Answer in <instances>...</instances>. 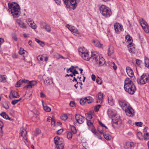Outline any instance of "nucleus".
<instances>
[{"label":"nucleus","mask_w":149,"mask_h":149,"mask_svg":"<svg viewBox=\"0 0 149 149\" xmlns=\"http://www.w3.org/2000/svg\"><path fill=\"white\" fill-rule=\"evenodd\" d=\"M78 51L79 55L84 60L89 61L90 59H93V62L99 64L100 66L103 65L105 63L104 58L102 56H98L96 53H92L91 56H89L88 52L84 47L79 48Z\"/></svg>","instance_id":"obj_1"},{"label":"nucleus","mask_w":149,"mask_h":149,"mask_svg":"<svg viewBox=\"0 0 149 149\" xmlns=\"http://www.w3.org/2000/svg\"><path fill=\"white\" fill-rule=\"evenodd\" d=\"M125 90L130 94H133L135 92L136 88L132 81L129 78H126L125 81Z\"/></svg>","instance_id":"obj_2"},{"label":"nucleus","mask_w":149,"mask_h":149,"mask_svg":"<svg viewBox=\"0 0 149 149\" xmlns=\"http://www.w3.org/2000/svg\"><path fill=\"white\" fill-rule=\"evenodd\" d=\"M9 12L14 17H17L20 14V8L19 5L15 2L8 3Z\"/></svg>","instance_id":"obj_3"},{"label":"nucleus","mask_w":149,"mask_h":149,"mask_svg":"<svg viewBox=\"0 0 149 149\" xmlns=\"http://www.w3.org/2000/svg\"><path fill=\"white\" fill-rule=\"evenodd\" d=\"M100 10L102 15L106 17H109L112 14L110 8L104 5H102L100 7Z\"/></svg>","instance_id":"obj_4"},{"label":"nucleus","mask_w":149,"mask_h":149,"mask_svg":"<svg viewBox=\"0 0 149 149\" xmlns=\"http://www.w3.org/2000/svg\"><path fill=\"white\" fill-rule=\"evenodd\" d=\"M67 8H71V6H72V8L75 9L77 6L76 1H79L80 0H63Z\"/></svg>","instance_id":"obj_5"},{"label":"nucleus","mask_w":149,"mask_h":149,"mask_svg":"<svg viewBox=\"0 0 149 149\" xmlns=\"http://www.w3.org/2000/svg\"><path fill=\"white\" fill-rule=\"evenodd\" d=\"M148 78L146 74H143L140 78H138L137 81L139 84H144L148 82Z\"/></svg>","instance_id":"obj_6"},{"label":"nucleus","mask_w":149,"mask_h":149,"mask_svg":"<svg viewBox=\"0 0 149 149\" xmlns=\"http://www.w3.org/2000/svg\"><path fill=\"white\" fill-rule=\"evenodd\" d=\"M112 123L113 126H116L120 125L121 123V121L120 116L118 115L113 116L112 117Z\"/></svg>","instance_id":"obj_7"},{"label":"nucleus","mask_w":149,"mask_h":149,"mask_svg":"<svg viewBox=\"0 0 149 149\" xmlns=\"http://www.w3.org/2000/svg\"><path fill=\"white\" fill-rule=\"evenodd\" d=\"M62 139L58 137H55L54 138V143L56 145H60V148H59L58 146L57 147V149H63L64 146L63 144L62 141Z\"/></svg>","instance_id":"obj_8"},{"label":"nucleus","mask_w":149,"mask_h":149,"mask_svg":"<svg viewBox=\"0 0 149 149\" xmlns=\"http://www.w3.org/2000/svg\"><path fill=\"white\" fill-rule=\"evenodd\" d=\"M20 136L23 137V140L25 143L28 142L27 136V132L26 130L23 128L20 129Z\"/></svg>","instance_id":"obj_9"},{"label":"nucleus","mask_w":149,"mask_h":149,"mask_svg":"<svg viewBox=\"0 0 149 149\" xmlns=\"http://www.w3.org/2000/svg\"><path fill=\"white\" fill-rule=\"evenodd\" d=\"M127 116L130 117H133L134 115V111L132 107L129 106L124 110Z\"/></svg>","instance_id":"obj_10"},{"label":"nucleus","mask_w":149,"mask_h":149,"mask_svg":"<svg viewBox=\"0 0 149 149\" xmlns=\"http://www.w3.org/2000/svg\"><path fill=\"white\" fill-rule=\"evenodd\" d=\"M77 122L79 124H82L84 122V118L79 114H76L75 115Z\"/></svg>","instance_id":"obj_11"},{"label":"nucleus","mask_w":149,"mask_h":149,"mask_svg":"<svg viewBox=\"0 0 149 149\" xmlns=\"http://www.w3.org/2000/svg\"><path fill=\"white\" fill-rule=\"evenodd\" d=\"M66 27H67L70 31L75 34H80L79 32L74 26L70 25L69 24L66 25Z\"/></svg>","instance_id":"obj_12"},{"label":"nucleus","mask_w":149,"mask_h":149,"mask_svg":"<svg viewBox=\"0 0 149 149\" xmlns=\"http://www.w3.org/2000/svg\"><path fill=\"white\" fill-rule=\"evenodd\" d=\"M114 27L115 31L117 33L120 32L123 29L122 26L118 23H116L114 24Z\"/></svg>","instance_id":"obj_13"},{"label":"nucleus","mask_w":149,"mask_h":149,"mask_svg":"<svg viewBox=\"0 0 149 149\" xmlns=\"http://www.w3.org/2000/svg\"><path fill=\"white\" fill-rule=\"evenodd\" d=\"M119 104L124 111L129 106L128 105L127 102L124 101L120 100L119 101Z\"/></svg>","instance_id":"obj_14"},{"label":"nucleus","mask_w":149,"mask_h":149,"mask_svg":"<svg viewBox=\"0 0 149 149\" xmlns=\"http://www.w3.org/2000/svg\"><path fill=\"white\" fill-rule=\"evenodd\" d=\"M27 23L33 29H35L37 27V26L31 19H29L27 20Z\"/></svg>","instance_id":"obj_15"},{"label":"nucleus","mask_w":149,"mask_h":149,"mask_svg":"<svg viewBox=\"0 0 149 149\" xmlns=\"http://www.w3.org/2000/svg\"><path fill=\"white\" fill-rule=\"evenodd\" d=\"M135 146V144L133 142H128L126 143L124 145V148L125 149L130 148L133 149Z\"/></svg>","instance_id":"obj_16"},{"label":"nucleus","mask_w":149,"mask_h":149,"mask_svg":"<svg viewBox=\"0 0 149 149\" xmlns=\"http://www.w3.org/2000/svg\"><path fill=\"white\" fill-rule=\"evenodd\" d=\"M11 96L13 98H17L19 97V95L18 94V93L13 91H11L9 97L10 98Z\"/></svg>","instance_id":"obj_17"},{"label":"nucleus","mask_w":149,"mask_h":149,"mask_svg":"<svg viewBox=\"0 0 149 149\" xmlns=\"http://www.w3.org/2000/svg\"><path fill=\"white\" fill-rule=\"evenodd\" d=\"M126 72L128 75L130 77H132L134 75V72L132 69L129 67H127L126 68Z\"/></svg>","instance_id":"obj_18"},{"label":"nucleus","mask_w":149,"mask_h":149,"mask_svg":"<svg viewBox=\"0 0 149 149\" xmlns=\"http://www.w3.org/2000/svg\"><path fill=\"white\" fill-rule=\"evenodd\" d=\"M29 84L26 86L27 88H32L33 86L37 84V81H29Z\"/></svg>","instance_id":"obj_19"},{"label":"nucleus","mask_w":149,"mask_h":149,"mask_svg":"<svg viewBox=\"0 0 149 149\" xmlns=\"http://www.w3.org/2000/svg\"><path fill=\"white\" fill-rule=\"evenodd\" d=\"M134 45L131 42L128 45L129 50L130 52H133L135 51V48Z\"/></svg>","instance_id":"obj_20"},{"label":"nucleus","mask_w":149,"mask_h":149,"mask_svg":"<svg viewBox=\"0 0 149 149\" xmlns=\"http://www.w3.org/2000/svg\"><path fill=\"white\" fill-rule=\"evenodd\" d=\"M98 97L97 99V102L101 103L102 102L103 94L101 93H99L98 94Z\"/></svg>","instance_id":"obj_21"},{"label":"nucleus","mask_w":149,"mask_h":149,"mask_svg":"<svg viewBox=\"0 0 149 149\" xmlns=\"http://www.w3.org/2000/svg\"><path fill=\"white\" fill-rule=\"evenodd\" d=\"M94 45L96 47L99 48H101L102 45V44L101 43L100 41L97 40H94L93 41Z\"/></svg>","instance_id":"obj_22"},{"label":"nucleus","mask_w":149,"mask_h":149,"mask_svg":"<svg viewBox=\"0 0 149 149\" xmlns=\"http://www.w3.org/2000/svg\"><path fill=\"white\" fill-rule=\"evenodd\" d=\"M44 26H41V28L42 29H45V30L48 32H50L51 31V29L50 26L48 24H47L46 23H44Z\"/></svg>","instance_id":"obj_23"},{"label":"nucleus","mask_w":149,"mask_h":149,"mask_svg":"<svg viewBox=\"0 0 149 149\" xmlns=\"http://www.w3.org/2000/svg\"><path fill=\"white\" fill-rule=\"evenodd\" d=\"M17 22L21 27L23 29H26L27 28L25 24L21 20H17Z\"/></svg>","instance_id":"obj_24"},{"label":"nucleus","mask_w":149,"mask_h":149,"mask_svg":"<svg viewBox=\"0 0 149 149\" xmlns=\"http://www.w3.org/2000/svg\"><path fill=\"white\" fill-rule=\"evenodd\" d=\"M113 47L112 46H109L108 50V54L109 56H111L113 52Z\"/></svg>","instance_id":"obj_25"},{"label":"nucleus","mask_w":149,"mask_h":149,"mask_svg":"<svg viewBox=\"0 0 149 149\" xmlns=\"http://www.w3.org/2000/svg\"><path fill=\"white\" fill-rule=\"evenodd\" d=\"M93 120L92 119L91 120H87V124L91 128H94V126L93 125Z\"/></svg>","instance_id":"obj_26"},{"label":"nucleus","mask_w":149,"mask_h":149,"mask_svg":"<svg viewBox=\"0 0 149 149\" xmlns=\"http://www.w3.org/2000/svg\"><path fill=\"white\" fill-rule=\"evenodd\" d=\"M108 102L109 104L111 106L113 105L114 104V101L111 96H109L108 97Z\"/></svg>","instance_id":"obj_27"},{"label":"nucleus","mask_w":149,"mask_h":149,"mask_svg":"<svg viewBox=\"0 0 149 149\" xmlns=\"http://www.w3.org/2000/svg\"><path fill=\"white\" fill-rule=\"evenodd\" d=\"M139 22L140 24L142 27H144V26H146V25L148 24L147 22L143 18L140 19Z\"/></svg>","instance_id":"obj_28"},{"label":"nucleus","mask_w":149,"mask_h":149,"mask_svg":"<svg viewBox=\"0 0 149 149\" xmlns=\"http://www.w3.org/2000/svg\"><path fill=\"white\" fill-rule=\"evenodd\" d=\"M145 66L149 69V59L147 57H145Z\"/></svg>","instance_id":"obj_29"},{"label":"nucleus","mask_w":149,"mask_h":149,"mask_svg":"<svg viewBox=\"0 0 149 149\" xmlns=\"http://www.w3.org/2000/svg\"><path fill=\"white\" fill-rule=\"evenodd\" d=\"M103 135L104 138L107 140H109L111 138V136L108 134H106L104 133Z\"/></svg>","instance_id":"obj_30"},{"label":"nucleus","mask_w":149,"mask_h":149,"mask_svg":"<svg viewBox=\"0 0 149 149\" xmlns=\"http://www.w3.org/2000/svg\"><path fill=\"white\" fill-rule=\"evenodd\" d=\"M86 103L89 104L92 103V98L91 97L88 96L85 98Z\"/></svg>","instance_id":"obj_31"},{"label":"nucleus","mask_w":149,"mask_h":149,"mask_svg":"<svg viewBox=\"0 0 149 149\" xmlns=\"http://www.w3.org/2000/svg\"><path fill=\"white\" fill-rule=\"evenodd\" d=\"M6 77L5 75H0V82L6 81Z\"/></svg>","instance_id":"obj_32"},{"label":"nucleus","mask_w":149,"mask_h":149,"mask_svg":"<svg viewBox=\"0 0 149 149\" xmlns=\"http://www.w3.org/2000/svg\"><path fill=\"white\" fill-rule=\"evenodd\" d=\"M35 41L38 42L41 46L43 47L45 45V44L44 42L40 40H39L36 38L35 39Z\"/></svg>","instance_id":"obj_33"},{"label":"nucleus","mask_w":149,"mask_h":149,"mask_svg":"<svg viewBox=\"0 0 149 149\" xmlns=\"http://www.w3.org/2000/svg\"><path fill=\"white\" fill-rule=\"evenodd\" d=\"M0 115L6 119H7L9 118L8 116L6 113L5 112H3L0 114Z\"/></svg>","instance_id":"obj_34"},{"label":"nucleus","mask_w":149,"mask_h":149,"mask_svg":"<svg viewBox=\"0 0 149 149\" xmlns=\"http://www.w3.org/2000/svg\"><path fill=\"white\" fill-rule=\"evenodd\" d=\"M142 27L146 33H148L149 32V26L148 24L146 25L144 27Z\"/></svg>","instance_id":"obj_35"},{"label":"nucleus","mask_w":149,"mask_h":149,"mask_svg":"<svg viewBox=\"0 0 149 149\" xmlns=\"http://www.w3.org/2000/svg\"><path fill=\"white\" fill-rule=\"evenodd\" d=\"M71 130L72 133L74 134H76L77 132V130L76 127L74 126H71Z\"/></svg>","instance_id":"obj_36"},{"label":"nucleus","mask_w":149,"mask_h":149,"mask_svg":"<svg viewBox=\"0 0 149 149\" xmlns=\"http://www.w3.org/2000/svg\"><path fill=\"white\" fill-rule=\"evenodd\" d=\"M43 109L45 110L47 112H49L51 111V108L47 106H44L43 104Z\"/></svg>","instance_id":"obj_37"},{"label":"nucleus","mask_w":149,"mask_h":149,"mask_svg":"<svg viewBox=\"0 0 149 149\" xmlns=\"http://www.w3.org/2000/svg\"><path fill=\"white\" fill-rule=\"evenodd\" d=\"M52 82V80L48 79H46L44 81L45 84L46 85H49Z\"/></svg>","instance_id":"obj_38"},{"label":"nucleus","mask_w":149,"mask_h":149,"mask_svg":"<svg viewBox=\"0 0 149 149\" xmlns=\"http://www.w3.org/2000/svg\"><path fill=\"white\" fill-rule=\"evenodd\" d=\"M86 117L87 120H89L92 119L93 117L92 115L89 113H87L86 114Z\"/></svg>","instance_id":"obj_39"},{"label":"nucleus","mask_w":149,"mask_h":149,"mask_svg":"<svg viewBox=\"0 0 149 149\" xmlns=\"http://www.w3.org/2000/svg\"><path fill=\"white\" fill-rule=\"evenodd\" d=\"M22 83V80H20L15 84V86L17 87H20Z\"/></svg>","instance_id":"obj_40"},{"label":"nucleus","mask_w":149,"mask_h":149,"mask_svg":"<svg viewBox=\"0 0 149 149\" xmlns=\"http://www.w3.org/2000/svg\"><path fill=\"white\" fill-rule=\"evenodd\" d=\"M68 118V117L67 115L64 114L61 116V118L62 120H66Z\"/></svg>","instance_id":"obj_41"},{"label":"nucleus","mask_w":149,"mask_h":149,"mask_svg":"<svg viewBox=\"0 0 149 149\" xmlns=\"http://www.w3.org/2000/svg\"><path fill=\"white\" fill-rule=\"evenodd\" d=\"M144 139L145 140H148L149 139V134L148 133H146L144 134Z\"/></svg>","instance_id":"obj_42"},{"label":"nucleus","mask_w":149,"mask_h":149,"mask_svg":"<svg viewBox=\"0 0 149 149\" xmlns=\"http://www.w3.org/2000/svg\"><path fill=\"white\" fill-rule=\"evenodd\" d=\"M72 134L71 132H69L67 133V137L69 139H71L72 137Z\"/></svg>","instance_id":"obj_43"},{"label":"nucleus","mask_w":149,"mask_h":149,"mask_svg":"<svg viewBox=\"0 0 149 149\" xmlns=\"http://www.w3.org/2000/svg\"><path fill=\"white\" fill-rule=\"evenodd\" d=\"M80 103L81 104L83 105L85 103H86L85 98L84 99H81L80 101Z\"/></svg>","instance_id":"obj_44"},{"label":"nucleus","mask_w":149,"mask_h":149,"mask_svg":"<svg viewBox=\"0 0 149 149\" xmlns=\"http://www.w3.org/2000/svg\"><path fill=\"white\" fill-rule=\"evenodd\" d=\"M3 107L6 109H8L9 108V106L8 103L6 102L3 104Z\"/></svg>","instance_id":"obj_45"},{"label":"nucleus","mask_w":149,"mask_h":149,"mask_svg":"<svg viewBox=\"0 0 149 149\" xmlns=\"http://www.w3.org/2000/svg\"><path fill=\"white\" fill-rule=\"evenodd\" d=\"M72 81L73 82L75 81L77 82L76 84L74 85V86L76 89H77L78 88V86H77V84H78V82L77 81V79L75 78V77H74V79H73L72 80Z\"/></svg>","instance_id":"obj_46"},{"label":"nucleus","mask_w":149,"mask_h":149,"mask_svg":"<svg viewBox=\"0 0 149 149\" xmlns=\"http://www.w3.org/2000/svg\"><path fill=\"white\" fill-rule=\"evenodd\" d=\"M25 52V51L22 48H21L19 52V54L22 55L24 54Z\"/></svg>","instance_id":"obj_47"},{"label":"nucleus","mask_w":149,"mask_h":149,"mask_svg":"<svg viewBox=\"0 0 149 149\" xmlns=\"http://www.w3.org/2000/svg\"><path fill=\"white\" fill-rule=\"evenodd\" d=\"M135 123L136 126L140 127H141L143 125V123L141 122H136Z\"/></svg>","instance_id":"obj_48"},{"label":"nucleus","mask_w":149,"mask_h":149,"mask_svg":"<svg viewBox=\"0 0 149 149\" xmlns=\"http://www.w3.org/2000/svg\"><path fill=\"white\" fill-rule=\"evenodd\" d=\"M111 65L112 67H113L114 70H116L117 69V66L114 62L111 63Z\"/></svg>","instance_id":"obj_49"},{"label":"nucleus","mask_w":149,"mask_h":149,"mask_svg":"<svg viewBox=\"0 0 149 149\" xmlns=\"http://www.w3.org/2000/svg\"><path fill=\"white\" fill-rule=\"evenodd\" d=\"M125 39L129 42H130L132 39V38L129 35H127L125 36Z\"/></svg>","instance_id":"obj_50"},{"label":"nucleus","mask_w":149,"mask_h":149,"mask_svg":"<svg viewBox=\"0 0 149 149\" xmlns=\"http://www.w3.org/2000/svg\"><path fill=\"white\" fill-rule=\"evenodd\" d=\"M101 106V105L100 104H98L95 106L94 108L95 111H97L100 108Z\"/></svg>","instance_id":"obj_51"},{"label":"nucleus","mask_w":149,"mask_h":149,"mask_svg":"<svg viewBox=\"0 0 149 149\" xmlns=\"http://www.w3.org/2000/svg\"><path fill=\"white\" fill-rule=\"evenodd\" d=\"M96 82L98 84H101L102 83V80L100 79V78L98 77V78H97L96 79Z\"/></svg>","instance_id":"obj_52"},{"label":"nucleus","mask_w":149,"mask_h":149,"mask_svg":"<svg viewBox=\"0 0 149 149\" xmlns=\"http://www.w3.org/2000/svg\"><path fill=\"white\" fill-rule=\"evenodd\" d=\"M142 133L140 132H138L137 134V136L138 138L140 139V137L141 136H142Z\"/></svg>","instance_id":"obj_53"},{"label":"nucleus","mask_w":149,"mask_h":149,"mask_svg":"<svg viewBox=\"0 0 149 149\" xmlns=\"http://www.w3.org/2000/svg\"><path fill=\"white\" fill-rule=\"evenodd\" d=\"M98 130L99 132L100 133L102 134L104 133V131L102 129V127H100L98 128Z\"/></svg>","instance_id":"obj_54"},{"label":"nucleus","mask_w":149,"mask_h":149,"mask_svg":"<svg viewBox=\"0 0 149 149\" xmlns=\"http://www.w3.org/2000/svg\"><path fill=\"white\" fill-rule=\"evenodd\" d=\"M136 64L139 65H140L142 62L141 61L138 59H136Z\"/></svg>","instance_id":"obj_55"},{"label":"nucleus","mask_w":149,"mask_h":149,"mask_svg":"<svg viewBox=\"0 0 149 149\" xmlns=\"http://www.w3.org/2000/svg\"><path fill=\"white\" fill-rule=\"evenodd\" d=\"M60 55L58 53H56L54 54V56L57 59L60 58Z\"/></svg>","instance_id":"obj_56"},{"label":"nucleus","mask_w":149,"mask_h":149,"mask_svg":"<svg viewBox=\"0 0 149 149\" xmlns=\"http://www.w3.org/2000/svg\"><path fill=\"white\" fill-rule=\"evenodd\" d=\"M63 129H61L59 130L57 132V134H60L62 133L63 131Z\"/></svg>","instance_id":"obj_57"},{"label":"nucleus","mask_w":149,"mask_h":149,"mask_svg":"<svg viewBox=\"0 0 149 149\" xmlns=\"http://www.w3.org/2000/svg\"><path fill=\"white\" fill-rule=\"evenodd\" d=\"M36 134H35V136H36L37 135H38V134H40L41 131L40 130H39V129H37L36 130Z\"/></svg>","instance_id":"obj_58"},{"label":"nucleus","mask_w":149,"mask_h":149,"mask_svg":"<svg viewBox=\"0 0 149 149\" xmlns=\"http://www.w3.org/2000/svg\"><path fill=\"white\" fill-rule=\"evenodd\" d=\"M3 126V122L0 120V130H2V128Z\"/></svg>","instance_id":"obj_59"},{"label":"nucleus","mask_w":149,"mask_h":149,"mask_svg":"<svg viewBox=\"0 0 149 149\" xmlns=\"http://www.w3.org/2000/svg\"><path fill=\"white\" fill-rule=\"evenodd\" d=\"M91 131L93 132L94 134L97 135V133L95 130V129L94 127L93 128H91Z\"/></svg>","instance_id":"obj_60"},{"label":"nucleus","mask_w":149,"mask_h":149,"mask_svg":"<svg viewBox=\"0 0 149 149\" xmlns=\"http://www.w3.org/2000/svg\"><path fill=\"white\" fill-rule=\"evenodd\" d=\"M37 59L39 61H43V59L42 57V56H38L37 57Z\"/></svg>","instance_id":"obj_61"},{"label":"nucleus","mask_w":149,"mask_h":149,"mask_svg":"<svg viewBox=\"0 0 149 149\" xmlns=\"http://www.w3.org/2000/svg\"><path fill=\"white\" fill-rule=\"evenodd\" d=\"M74 66H72L71 67L69 68H68V69H69V71H70V72H73V70L74 69Z\"/></svg>","instance_id":"obj_62"},{"label":"nucleus","mask_w":149,"mask_h":149,"mask_svg":"<svg viewBox=\"0 0 149 149\" xmlns=\"http://www.w3.org/2000/svg\"><path fill=\"white\" fill-rule=\"evenodd\" d=\"M70 105L71 107H74L75 105V103L74 101H71L70 103Z\"/></svg>","instance_id":"obj_63"},{"label":"nucleus","mask_w":149,"mask_h":149,"mask_svg":"<svg viewBox=\"0 0 149 149\" xmlns=\"http://www.w3.org/2000/svg\"><path fill=\"white\" fill-rule=\"evenodd\" d=\"M92 79L93 81H95V80L96 76L94 74H92L91 75Z\"/></svg>","instance_id":"obj_64"}]
</instances>
